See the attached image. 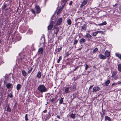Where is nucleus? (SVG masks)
<instances>
[{"mask_svg":"<svg viewBox=\"0 0 121 121\" xmlns=\"http://www.w3.org/2000/svg\"><path fill=\"white\" fill-rule=\"evenodd\" d=\"M57 117V118H59V119H60V117L58 116V115H57L56 116Z\"/></svg>","mask_w":121,"mask_h":121,"instance_id":"nucleus-52","label":"nucleus"},{"mask_svg":"<svg viewBox=\"0 0 121 121\" xmlns=\"http://www.w3.org/2000/svg\"><path fill=\"white\" fill-rule=\"evenodd\" d=\"M16 39L17 41L20 40L21 39V37L19 35H17L16 36Z\"/></svg>","mask_w":121,"mask_h":121,"instance_id":"nucleus-14","label":"nucleus"},{"mask_svg":"<svg viewBox=\"0 0 121 121\" xmlns=\"http://www.w3.org/2000/svg\"><path fill=\"white\" fill-rule=\"evenodd\" d=\"M28 32H30L31 34L32 33L33 31L31 29H29Z\"/></svg>","mask_w":121,"mask_h":121,"instance_id":"nucleus-44","label":"nucleus"},{"mask_svg":"<svg viewBox=\"0 0 121 121\" xmlns=\"http://www.w3.org/2000/svg\"><path fill=\"white\" fill-rule=\"evenodd\" d=\"M76 115L73 113L71 114L70 116L73 119H74Z\"/></svg>","mask_w":121,"mask_h":121,"instance_id":"nucleus-23","label":"nucleus"},{"mask_svg":"<svg viewBox=\"0 0 121 121\" xmlns=\"http://www.w3.org/2000/svg\"><path fill=\"white\" fill-rule=\"evenodd\" d=\"M9 96L10 98H12L13 97L12 94L11 93L8 95Z\"/></svg>","mask_w":121,"mask_h":121,"instance_id":"nucleus-45","label":"nucleus"},{"mask_svg":"<svg viewBox=\"0 0 121 121\" xmlns=\"http://www.w3.org/2000/svg\"><path fill=\"white\" fill-rule=\"evenodd\" d=\"M86 41V40L83 38H82L80 39L79 41L80 43L85 42Z\"/></svg>","mask_w":121,"mask_h":121,"instance_id":"nucleus-19","label":"nucleus"},{"mask_svg":"<svg viewBox=\"0 0 121 121\" xmlns=\"http://www.w3.org/2000/svg\"><path fill=\"white\" fill-rule=\"evenodd\" d=\"M63 99H64L63 98L61 97V99L59 100V103L60 104H61L63 103Z\"/></svg>","mask_w":121,"mask_h":121,"instance_id":"nucleus-32","label":"nucleus"},{"mask_svg":"<svg viewBox=\"0 0 121 121\" xmlns=\"http://www.w3.org/2000/svg\"><path fill=\"white\" fill-rule=\"evenodd\" d=\"M35 8L37 13H39L40 12L41 9L40 7L38 5H36L35 6Z\"/></svg>","mask_w":121,"mask_h":121,"instance_id":"nucleus-2","label":"nucleus"},{"mask_svg":"<svg viewBox=\"0 0 121 121\" xmlns=\"http://www.w3.org/2000/svg\"><path fill=\"white\" fill-rule=\"evenodd\" d=\"M38 89L39 91L41 93L46 92L48 90V89L43 84L39 85L38 87Z\"/></svg>","mask_w":121,"mask_h":121,"instance_id":"nucleus-1","label":"nucleus"},{"mask_svg":"<svg viewBox=\"0 0 121 121\" xmlns=\"http://www.w3.org/2000/svg\"><path fill=\"white\" fill-rule=\"evenodd\" d=\"M68 25H70L72 23L70 19H69L67 21Z\"/></svg>","mask_w":121,"mask_h":121,"instance_id":"nucleus-26","label":"nucleus"},{"mask_svg":"<svg viewBox=\"0 0 121 121\" xmlns=\"http://www.w3.org/2000/svg\"><path fill=\"white\" fill-rule=\"evenodd\" d=\"M47 104H48V102H47Z\"/></svg>","mask_w":121,"mask_h":121,"instance_id":"nucleus-61","label":"nucleus"},{"mask_svg":"<svg viewBox=\"0 0 121 121\" xmlns=\"http://www.w3.org/2000/svg\"><path fill=\"white\" fill-rule=\"evenodd\" d=\"M1 83L2 82L0 81V93L1 94L3 93V89L1 86Z\"/></svg>","mask_w":121,"mask_h":121,"instance_id":"nucleus-13","label":"nucleus"},{"mask_svg":"<svg viewBox=\"0 0 121 121\" xmlns=\"http://www.w3.org/2000/svg\"><path fill=\"white\" fill-rule=\"evenodd\" d=\"M42 73L40 71L38 72L37 73L36 77L38 79H40L41 78Z\"/></svg>","mask_w":121,"mask_h":121,"instance_id":"nucleus-8","label":"nucleus"},{"mask_svg":"<svg viewBox=\"0 0 121 121\" xmlns=\"http://www.w3.org/2000/svg\"><path fill=\"white\" fill-rule=\"evenodd\" d=\"M98 50V48H95V49H94V50L92 51L93 53H95L96 52V51H97Z\"/></svg>","mask_w":121,"mask_h":121,"instance_id":"nucleus-34","label":"nucleus"},{"mask_svg":"<svg viewBox=\"0 0 121 121\" xmlns=\"http://www.w3.org/2000/svg\"><path fill=\"white\" fill-rule=\"evenodd\" d=\"M117 4H115L114 5H113V7H115L117 5Z\"/></svg>","mask_w":121,"mask_h":121,"instance_id":"nucleus-55","label":"nucleus"},{"mask_svg":"<svg viewBox=\"0 0 121 121\" xmlns=\"http://www.w3.org/2000/svg\"><path fill=\"white\" fill-rule=\"evenodd\" d=\"M97 31L92 33V35L94 36H95L97 34Z\"/></svg>","mask_w":121,"mask_h":121,"instance_id":"nucleus-35","label":"nucleus"},{"mask_svg":"<svg viewBox=\"0 0 121 121\" xmlns=\"http://www.w3.org/2000/svg\"><path fill=\"white\" fill-rule=\"evenodd\" d=\"M76 90V87L75 85H73L72 88L70 89V90L71 91H74Z\"/></svg>","mask_w":121,"mask_h":121,"instance_id":"nucleus-24","label":"nucleus"},{"mask_svg":"<svg viewBox=\"0 0 121 121\" xmlns=\"http://www.w3.org/2000/svg\"><path fill=\"white\" fill-rule=\"evenodd\" d=\"M47 112V110H45L43 111V112L44 113H46Z\"/></svg>","mask_w":121,"mask_h":121,"instance_id":"nucleus-53","label":"nucleus"},{"mask_svg":"<svg viewBox=\"0 0 121 121\" xmlns=\"http://www.w3.org/2000/svg\"><path fill=\"white\" fill-rule=\"evenodd\" d=\"M104 55L106 57H109L110 55V52L108 50H106L105 52Z\"/></svg>","mask_w":121,"mask_h":121,"instance_id":"nucleus-5","label":"nucleus"},{"mask_svg":"<svg viewBox=\"0 0 121 121\" xmlns=\"http://www.w3.org/2000/svg\"><path fill=\"white\" fill-rule=\"evenodd\" d=\"M87 28L86 26L85 25H84L82 27V28L81 30L82 31L83 30H86Z\"/></svg>","mask_w":121,"mask_h":121,"instance_id":"nucleus-17","label":"nucleus"},{"mask_svg":"<svg viewBox=\"0 0 121 121\" xmlns=\"http://www.w3.org/2000/svg\"><path fill=\"white\" fill-rule=\"evenodd\" d=\"M70 88H71L70 87H66L65 88V92L66 93H68L69 91V90Z\"/></svg>","mask_w":121,"mask_h":121,"instance_id":"nucleus-12","label":"nucleus"},{"mask_svg":"<svg viewBox=\"0 0 121 121\" xmlns=\"http://www.w3.org/2000/svg\"><path fill=\"white\" fill-rule=\"evenodd\" d=\"M97 33H101L102 34L103 33V31H97Z\"/></svg>","mask_w":121,"mask_h":121,"instance_id":"nucleus-40","label":"nucleus"},{"mask_svg":"<svg viewBox=\"0 0 121 121\" xmlns=\"http://www.w3.org/2000/svg\"><path fill=\"white\" fill-rule=\"evenodd\" d=\"M62 49V47H60V48H57V52H60Z\"/></svg>","mask_w":121,"mask_h":121,"instance_id":"nucleus-36","label":"nucleus"},{"mask_svg":"<svg viewBox=\"0 0 121 121\" xmlns=\"http://www.w3.org/2000/svg\"><path fill=\"white\" fill-rule=\"evenodd\" d=\"M63 8L62 7H60L59 9L57 12V14H59L60 13V12L62 11L63 9Z\"/></svg>","mask_w":121,"mask_h":121,"instance_id":"nucleus-29","label":"nucleus"},{"mask_svg":"<svg viewBox=\"0 0 121 121\" xmlns=\"http://www.w3.org/2000/svg\"><path fill=\"white\" fill-rule=\"evenodd\" d=\"M67 0H63V2L64 4H65L66 3Z\"/></svg>","mask_w":121,"mask_h":121,"instance_id":"nucleus-47","label":"nucleus"},{"mask_svg":"<svg viewBox=\"0 0 121 121\" xmlns=\"http://www.w3.org/2000/svg\"><path fill=\"white\" fill-rule=\"evenodd\" d=\"M85 36L89 39H91V38H92L91 35L88 33L86 34Z\"/></svg>","mask_w":121,"mask_h":121,"instance_id":"nucleus-15","label":"nucleus"},{"mask_svg":"<svg viewBox=\"0 0 121 121\" xmlns=\"http://www.w3.org/2000/svg\"><path fill=\"white\" fill-rule=\"evenodd\" d=\"M117 69L120 72H121V64H119L117 65Z\"/></svg>","mask_w":121,"mask_h":121,"instance_id":"nucleus-16","label":"nucleus"},{"mask_svg":"<svg viewBox=\"0 0 121 121\" xmlns=\"http://www.w3.org/2000/svg\"><path fill=\"white\" fill-rule=\"evenodd\" d=\"M88 33H90V30H88Z\"/></svg>","mask_w":121,"mask_h":121,"instance_id":"nucleus-60","label":"nucleus"},{"mask_svg":"<svg viewBox=\"0 0 121 121\" xmlns=\"http://www.w3.org/2000/svg\"><path fill=\"white\" fill-rule=\"evenodd\" d=\"M100 59L103 60L105 59L106 58V56L102 54H100L98 55Z\"/></svg>","mask_w":121,"mask_h":121,"instance_id":"nucleus-6","label":"nucleus"},{"mask_svg":"<svg viewBox=\"0 0 121 121\" xmlns=\"http://www.w3.org/2000/svg\"><path fill=\"white\" fill-rule=\"evenodd\" d=\"M32 69V68H31V69L28 71V73H30L31 72Z\"/></svg>","mask_w":121,"mask_h":121,"instance_id":"nucleus-48","label":"nucleus"},{"mask_svg":"<svg viewBox=\"0 0 121 121\" xmlns=\"http://www.w3.org/2000/svg\"><path fill=\"white\" fill-rule=\"evenodd\" d=\"M89 68V66L87 64L85 65V69L86 70L87 69Z\"/></svg>","mask_w":121,"mask_h":121,"instance_id":"nucleus-39","label":"nucleus"},{"mask_svg":"<svg viewBox=\"0 0 121 121\" xmlns=\"http://www.w3.org/2000/svg\"><path fill=\"white\" fill-rule=\"evenodd\" d=\"M12 86V84L10 83H8L6 84V86L8 88H9Z\"/></svg>","mask_w":121,"mask_h":121,"instance_id":"nucleus-30","label":"nucleus"},{"mask_svg":"<svg viewBox=\"0 0 121 121\" xmlns=\"http://www.w3.org/2000/svg\"><path fill=\"white\" fill-rule=\"evenodd\" d=\"M45 42V39L44 37H42L40 39V44H44Z\"/></svg>","mask_w":121,"mask_h":121,"instance_id":"nucleus-9","label":"nucleus"},{"mask_svg":"<svg viewBox=\"0 0 121 121\" xmlns=\"http://www.w3.org/2000/svg\"><path fill=\"white\" fill-rule=\"evenodd\" d=\"M115 55L117 57H118L120 60H121V54H119L118 53H116Z\"/></svg>","mask_w":121,"mask_h":121,"instance_id":"nucleus-22","label":"nucleus"},{"mask_svg":"<svg viewBox=\"0 0 121 121\" xmlns=\"http://www.w3.org/2000/svg\"><path fill=\"white\" fill-rule=\"evenodd\" d=\"M88 0H83L81 6V7H82L85 5L88 2Z\"/></svg>","mask_w":121,"mask_h":121,"instance_id":"nucleus-7","label":"nucleus"},{"mask_svg":"<svg viewBox=\"0 0 121 121\" xmlns=\"http://www.w3.org/2000/svg\"><path fill=\"white\" fill-rule=\"evenodd\" d=\"M106 24L107 23L106 22L104 21L102 23L98 24V25L99 26H102L104 25H106Z\"/></svg>","mask_w":121,"mask_h":121,"instance_id":"nucleus-18","label":"nucleus"},{"mask_svg":"<svg viewBox=\"0 0 121 121\" xmlns=\"http://www.w3.org/2000/svg\"><path fill=\"white\" fill-rule=\"evenodd\" d=\"M6 5L5 4V5H4V6H3V9H5L6 8Z\"/></svg>","mask_w":121,"mask_h":121,"instance_id":"nucleus-49","label":"nucleus"},{"mask_svg":"<svg viewBox=\"0 0 121 121\" xmlns=\"http://www.w3.org/2000/svg\"><path fill=\"white\" fill-rule=\"evenodd\" d=\"M117 84V83H113L112 84V86H113V85H116Z\"/></svg>","mask_w":121,"mask_h":121,"instance_id":"nucleus-54","label":"nucleus"},{"mask_svg":"<svg viewBox=\"0 0 121 121\" xmlns=\"http://www.w3.org/2000/svg\"><path fill=\"white\" fill-rule=\"evenodd\" d=\"M56 99L55 98H53L52 99L50 100V102L52 103H54V101H56Z\"/></svg>","mask_w":121,"mask_h":121,"instance_id":"nucleus-31","label":"nucleus"},{"mask_svg":"<svg viewBox=\"0 0 121 121\" xmlns=\"http://www.w3.org/2000/svg\"><path fill=\"white\" fill-rule=\"evenodd\" d=\"M43 49L42 48H40L39 49L38 52L39 54H41L43 53Z\"/></svg>","mask_w":121,"mask_h":121,"instance_id":"nucleus-10","label":"nucleus"},{"mask_svg":"<svg viewBox=\"0 0 121 121\" xmlns=\"http://www.w3.org/2000/svg\"><path fill=\"white\" fill-rule=\"evenodd\" d=\"M78 42V41L77 40H75L74 41V43H73L74 44H76Z\"/></svg>","mask_w":121,"mask_h":121,"instance_id":"nucleus-41","label":"nucleus"},{"mask_svg":"<svg viewBox=\"0 0 121 121\" xmlns=\"http://www.w3.org/2000/svg\"><path fill=\"white\" fill-rule=\"evenodd\" d=\"M79 66H77L73 70V71H75L76 69H77L78 67Z\"/></svg>","mask_w":121,"mask_h":121,"instance_id":"nucleus-50","label":"nucleus"},{"mask_svg":"<svg viewBox=\"0 0 121 121\" xmlns=\"http://www.w3.org/2000/svg\"><path fill=\"white\" fill-rule=\"evenodd\" d=\"M21 85L20 84H17V90H19L21 88Z\"/></svg>","mask_w":121,"mask_h":121,"instance_id":"nucleus-27","label":"nucleus"},{"mask_svg":"<svg viewBox=\"0 0 121 121\" xmlns=\"http://www.w3.org/2000/svg\"><path fill=\"white\" fill-rule=\"evenodd\" d=\"M110 82V81L109 80H107L105 83V85L106 86H108Z\"/></svg>","mask_w":121,"mask_h":121,"instance_id":"nucleus-25","label":"nucleus"},{"mask_svg":"<svg viewBox=\"0 0 121 121\" xmlns=\"http://www.w3.org/2000/svg\"><path fill=\"white\" fill-rule=\"evenodd\" d=\"M57 24H56L54 26V28L55 29H59L57 28Z\"/></svg>","mask_w":121,"mask_h":121,"instance_id":"nucleus-43","label":"nucleus"},{"mask_svg":"<svg viewBox=\"0 0 121 121\" xmlns=\"http://www.w3.org/2000/svg\"><path fill=\"white\" fill-rule=\"evenodd\" d=\"M105 120H107L109 121H111L110 118L107 116H105Z\"/></svg>","mask_w":121,"mask_h":121,"instance_id":"nucleus-20","label":"nucleus"},{"mask_svg":"<svg viewBox=\"0 0 121 121\" xmlns=\"http://www.w3.org/2000/svg\"><path fill=\"white\" fill-rule=\"evenodd\" d=\"M54 23L53 21H51L49 25L48 26V30H51L53 26Z\"/></svg>","mask_w":121,"mask_h":121,"instance_id":"nucleus-3","label":"nucleus"},{"mask_svg":"<svg viewBox=\"0 0 121 121\" xmlns=\"http://www.w3.org/2000/svg\"><path fill=\"white\" fill-rule=\"evenodd\" d=\"M61 56H60L59 57V59L57 61V63H59L60 62V60H61Z\"/></svg>","mask_w":121,"mask_h":121,"instance_id":"nucleus-38","label":"nucleus"},{"mask_svg":"<svg viewBox=\"0 0 121 121\" xmlns=\"http://www.w3.org/2000/svg\"><path fill=\"white\" fill-rule=\"evenodd\" d=\"M117 78V77H115V78H114V79H115V80H116Z\"/></svg>","mask_w":121,"mask_h":121,"instance_id":"nucleus-58","label":"nucleus"},{"mask_svg":"<svg viewBox=\"0 0 121 121\" xmlns=\"http://www.w3.org/2000/svg\"><path fill=\"white\" fill-rule=\"evenodd\" d=\"M56 32H55V33L56 34V35H57V34L58 33L59 31V29H56Z\"/></svg>","mask_w":121,"mask_h":121,"instance_id":"nucleus-42","label":"nucleus"},{"mask_svg":"<svg viewBox=\"0 0 121 121\" xmlns=\"http://www.w3.org/2000/svg\"><path fill=\"white\" fill-rule=\"evenodd\" d=\"M100 88L98 86H96L94 87L93 88V91L94 92H95L98 91L100 90Z\"/></svg>","mask_w":121,"mask_h":121,"instance_id":"nucleus-4","label":"nucleus"},{"mask_svg":"<svg viewBox=\"0 0 121 121\" xmlns=\"http://www.w3.org/2000/svg\"><path fill=\"white\" fill-rule=\"evenodd\" d=\"M93 86V85L92 86H90V87L89 88V89H90V88H91Z\"/></svg>","mask_w":121,"mask_h":121,"instance_id":"nucleus-56","label":"nucleus"},{"mask_svg":"<svg viewBox=\"0 0 121 121\" xmlns=\"http://www.w3.org/2000/svg\"><path fill=\"white\" fill-rule=\"evenodd\" d=\"M28 115L27 114H26L25 116V120L26 121H28Z\"/></svg>","mask_w":121,"mask_h":121,"instance_id":"nucleus-37","label":"nucleus"},{"mask_svg":"<svg viewBox=\"0 0 121 121\" xmlns=\"http://www.w3.org/2000/svg\"><path fill=\"white\" fill-rule=\"evenodd\" d=\"M7 111L9 112H10L11 111V109L9 108V105H8V107L7 108Z\"/></svg>","mask_w":121,"mask_h":121,"instance_id":"nucleus-33","label":"nucleus"},{"mask_svg":"<svg viewBox=\"0 0 121 121\" xmlns=\"http://www.w3.org/2000/svg\"><path fill=\"white\" fill-rule=\"evenodd\" d=\"M31 12H32V13H33L34 14H35V10L33 9H31Z\"/></svg>","mask_w":121,"mask_h":121,"instance_id":"nucleus-46","label":"nucleus"},{"mask_svg":"<svg viewBox=\"0 0 121 121\" xmlns=\"http://www.w3.org/2000/svg\"><path fill=\"white\" fill-rule=\"evenodd\" d=\"M62 19L61 18H60L58 20L57 23V25H59L62 22Z\"/></svg>","mask_w":121,"mask_h":121,"instance_id":"nucleus-11","label":"nucleus"},{"mask_svg":"<svg viewBox=\"0 0 121 121\" xmlns=\"http://www.w3.org/2000/svg\"><path fill=\"white\" fill-rule=\"evenodd\" d=\"M117 73V72L116 71H113L112 73L111 77H114Z\"/></svg>","mask_w":121,"mask_h":121,"instance_id":"nucleus-21","label":"nucleus"},{"mask_svg":"<svg viewBox=\"0 0 121 121\" xmlns=\"http://www.w3.org/2000/svg\"><path fill=\"white\" fill-rule=\"evenodd\" d=\"M72 3H73V2L72 1H70V3H69V5H71L72 4Z\"/></svg>","mask_w":121,"mask_h":121,"instance_id":"nucleus-51","label":"nucleus"},{"mask_svg":"<svg viewBox=\"0 0 121 121\" xmlns=\"http://www.w3.org/2000/svg\"><path fill=\"white\" fill-rule=\"evenodd\" d=\"M82 48H79V49H78V50H80L81 49H82Z\"/></svg>","mask_w":121,"mask_h":121,"instance_id":"nucleus-59","label":"nucleus"},{"mask_svg":"<svg viewBox=\"0 0 121 121\" xmlns=\"http://www.w3.org/2000/svg\"><path fill=\"white\" fill-rule=\"evenodd\" d=\"M121 84V82H118V84Z\"/></svg>","mask_w":121,"mask_h":121,"instance_id":"nucleus-57","label":"nucleus"},{"mask_svg":"<svg viewBox=\"0 0 121 121\" xmlns=\"http://www.w3.org/2000/svg\"><path fill=\"white\" fill-rule=\"evenodd\" d=\"M22 75L24 76H26V73L25 70H22Z\"/></svg>","mask_w":121,"mask_h":121,"instance_id":"nucleus-28","label":"nucleus"}]
</instances>
